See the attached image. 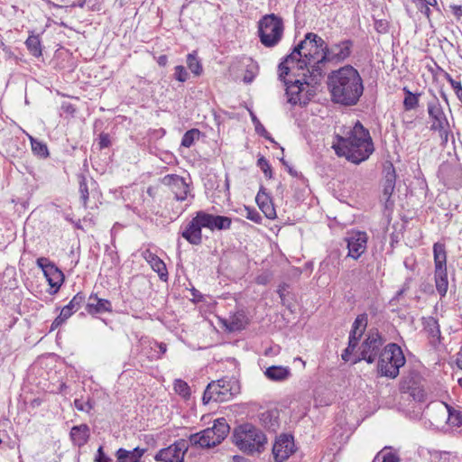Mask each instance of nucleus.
<instances>
[{
	"label": "nucleus",
	"mask_w": 462,
	"mask_h": 462,
	"mask_svg": "<svg viewBox=\"0 0 462 462\" xmlns=\"http://www.w3.org/2000/svg\"><path fill=\"white\" fill-rule=\"evenodd\" d=\"M427 5L435 6L437 5V0H423Z\"/></svg>",
	"instance_id": "052dcab7"
},
{
	"label": "nucleus",
	"mask_w": 462,
	"mask_h": 462,
	"mask_svg": "<svg viewBox=\"0 0 462 462\" xmlns=\"http://www.w3.org/2000/svg\"><path fill=\"white\" fill-rule=\"evenodd\" d=\"M428 113L429 116H440L443 114L439 100L435 97L428 102Z\"/></svg>",
	"instance_id": "58836bf2"
},
{
	"label": "nucleus",
	"mask_w": 462,
	"mask_h": 462,
	"mask_svg": "<svg viewBox=\"0 0 462 462\" xmlns=\"http://www.w3.org/2000/svg\"><path fill=\"white\" fill-rule=\"evenodd\" d=\"M430 8H429V5H426L425 10H424V14H425L427 16H429V15H430Z\"/></svg>",
	"instance_id": "69168bd1"
},
{
	"label": "nucleus",
	"mask_w": 462,
	"mask_h": 462,
	"mask_svg": "<svg viewBox=\"0 0 462 462\" xmlns=\"http://www.w3.org/2000/svg\"><path fill=\"white\" fill-rule=\"evenodd\" d=\"M36 263L37 266L42 270L43 274L51 287L48 292L51 295L56 294L64 281L63 273L46 257L38 258Z\"/></svg>",
	"instance_id": "f8f14e48"
},
{
	"label": "nucleus",
	"mask_w": 462,
	"mask_h": 462,
	"mask_svg": "<svg viewBox=\"0 0 462 462\" xmlns=\"http://www.w3.org/2000/svg\"><path fill=\"white\" fill-rule=\"evenodd\" d=\"M181 236L190 245H199L202 243V227L195 216L181 232Z\"/></svg>",
	"instance_id": "6ab92c4d"
},
{
	"label": "nucleus",
	"mask_w": 462,
	"mask_h": 462,
	"mask_svg": "<svg viewBox=\"0 0 462 462\" xmlns=\"http://www.w3.org/2000/svg\"><path fill=\"white\" fill-rule=\"evenodd\" d=\"M405 363L406 359L401 346L395 343H389L379 355L377 362L378 374L381 376L394 379L399 375L400 368Z\"/></svg>",
	"instance_id": "423d86ee"
},
{
	"label": "nucleus",
	"mask_w": 462,
	"mask_h": 462,
	"mask_svg": "<svg viewBox=\"0 0 462 462\" xmlns=\"http://www.w3.org/2000/svg\"><path fill=\"white\" fill-rule=\"evenodd\" d=\"M455 9H456V11H455V14L456 15H457V16L462 15V8H461V6H456Z\"/></svg>",
	"instance_id": "680f3d73"
},
{
	"label": "nucleus",
	"mask_w": 462,
	"mask_h": 462,
	"mask_svg": "<svg viewBox=\"0 0 462 462\" xmlns=\"http://www.w3.org/2000/svg\"><path fill=\"white\" fill-rule=\"evenodd\" d=\"M188 448L187 441L180 439L172 445L160 449L155 455L154 459L162 462H183Z\"/></svg>",
	"instance_id": "4468645a"
},
{
	"label": "nucleus",
	"mask_w": 462,
	"mask_h": 462,
	"mask_svg": "<svg viewBox=\"0 0 462 462\" xmlns=\"http://www.w3.org/2000/svg\"><path fill=\"white\" fill-rule=\"evenodd\" d=\"M233 459L235 462H242L245 460L243 457L240 456H234Z\"/></svg>",
	"instance_id": "e2e57ef3"
},
{
	"label": "nucleus",
	"mask_w": 462,
	"mask_h": 462,
	"mask_svg": "<svg viewBox=\"0 0 462 462\" xmlns=\"http://www.w3.org/2000/svg\"><path fill=\"white\" fill-rule=\"evenodd\" d=\"M383 344V337L378 331H371L360 346L361 357L359 359L373 364L379 357Z\"/></svg>",
	"instance_id": "ddd939ff"
},
{
	"label": "nucleus",
	"mask_w": 462,
	"mask_h": 462,
	"mask_svg": "<svg viewBox=\"0 0 462 462\" xmlns=\"http://www.w3.org/2000/svg\"><path fill=\"white\" fill-rule=\"evenodd\" d=\"M255 201L259 208L267 218L274 219L276 217V211L273 203L272 202L271 198L265 192V189L263 187L260 188V190L255 197Z\"/></svg>",
	"instance_id": "aec40b11"
},
{
	"label": "nucleus",
	"mask_w": 462,
	"mask_h": 462,
	"mask_svg": "<svg viewBox=\"0 0 462 462\" xmlns=\"http://www.w3.org/2000/svg\"><path fill=\"white\" fill-rule=\"evenodd\" d=\"M353 43L350 40H345L330 47L326 43V49L316 62V68L310 75L304 73L302 79H295L287 84L288 102L292 105L305 106L316 94L317 86L324 75V65L327 62H341L351 54Z\"/></svg>",
	"instance_id": "f257e3e1"
},
{
	"label": "nucleus",
	"mask_w": 462,
	"mask_h": 462,
	"mask_svg": "<svg viewBox=\"0 0 462 462\" xmlns=\"http://www.w3.org/2000/svg\"><path fill=\"white\" fill-rule=\"evenodd\" d=\"M258 72V66L254 63H250L245 72L243 81L245 83H251Z\"/></svg>",
	"instance_id": "4c0bfd02"
},
{
	"label": "nucleus",
	"mask_w": 462,
	"mask_h": 462,
	"mask_svg": "<svg viewBox=\"0 0 462 462\" xmlns=\"http://www.w3.org/2000/svg\"><path fill=\"white\" fill-rule=\"evenodd\" d=\"M328 85L332 99L344 106L356 105L364 91L358 71L349 65L333 71L328 76Z\"/></svg>",
	"instance_id": "20e7f679"
},
{
	"label": "nucleus",
	"mask_w": 462,
	"mask_h": 462,
	"mask_svg": "<svg viewBox=\"0 0 462 462\" xmlns=\"http://www.w3.org/2000/svg\"><path fill=\"white\" fill-rule=\"evenodd\" d=\"M368 323V316L366 313H362L357 315L353 325L352 329L349 333V339L351 346L354 345H358L360 338L362 337Z\"/></svg>",
	"instance_id": "412c9836"
},
{
	"label": "nucleus",
	"mask_w": 462,
	"mask_h": 462,
	"mask_svg": "<svg viewBox=\"0 0 462 462\" xmlns=\"http://www.w3.org/2000/svg\"><path fill=\"white\" fill-rule=\"evenodd\" d=\"M408 289H409V284L404 283L402 288L396 292V295L393 297V300H399L406 292V291Z\"/></svg>",
	"instance_id": "864d4df0"
},
{
	"label": "nucleus",
	"mask_w": 462,
	"mask_h": 462,
	"mask_svg": "<svg viewBox=\"0 0 462 462\" xmlns=\"http://www.w3.org/2000/svg\"><path fill=\"white\" fill-rule=\"evenodd\" d=\"M384 180L383 184V197L385 199V208L393 207V202L391 196L395 188L396 174L395 169L392 163H388L383 168Z\"/></svg>",
	"instance_id": "a211bd4d"
},
{
	"label": "nucleus",
	"mask_w": 462,
	"mask_h": 462,
	"mask_svg": "<svg viewBox=\"0 0 462 462\" xmlns=\"http://www.w3.org/2000/svg\"><path fill=\"white\" fill-rule=\"evenodd\" d=\"M232 220L226 216H216L214 222V230H227L230 228Z\"/></svg>",
	"instance_id": "f704fd0d"
},
{
	"label": "nucleus",
	"mask_w": 462,
	"mask_h": 462,
	"mask_svg": "<svg viewBox=\"0 0 462 462\" xmlns=\"http://www.w3.org/2000/svg\"><path fill=\"white\" fill-rule=\"evenodd\" d=\"M60 327V324H58L56 321L53 320L51 326V330H54L56 329L57 328Z\"/></svg>",
	"instance_id": "0e129e2a"
},
{
	"label": "nucleus",
	"mask_w": 462,
	"mask_h": 462,
	"mask_svg": "<svg viewBox=\"0 0 462 462\" xmlns=\"http://www.w3.org/2000/svg\"><path fill=\"white\" fill-rule=\"evenodd\" d=\"M174 76L177 80L180 82H185L188 79V72L185 68L181 65L176 66L174 69Z\"/></svg>",
	"instance_id": "49530a36"
},
{
	"label": "nucleus",
	"mask_w": 462,
	"mask_h": 462,
	"mask_svg": "<svg viewBox=\"0 0 462 462\" xmlns=\"http://www.w3.org/2000/svg\"><path fill=\"white\" fill-rule=\"evenodd\" d=\"M430 128L439 133L442 143L448 142V123L447 117H433Z\"/></svg>",
	"instance_id": "bb28decb"
},
{
	"label": "nucleus",
	"mask_w": 462,
	"mask_h": 462,
	"mask_svg": "<svg viewBox=\"0 0 462 462\" xmlns=\"http://www.w3.org/2000/svg\"><path fill=\"white\" fill-rule=\"evenodd\" d=\"M66 320H67V319H65V317H62L61 313H60V315L54 319V321H56L58 324H60V326L62 323H64Z\"/></svg>",
	"instance_id": "13d9d810"
},
{
	"label": "nucleus",
	"mask_w": 462,
	"mask_h": 462,
	"mask_svg": "<svg viewBox=\"0 0 462 462\" xmlns=\"http://www.w3.org/2000/svg\"><path fill=\"white\" fill-rule=\"evenodd\" d=\"M230 431V427L225 418L214 420L213 426L199 432L191 434L189 441L191 446L210 448L220 444Z\"/></svg>",
	"instance_id": "0eeeda50"
},
{
	"label": "nucleus",
	"mask_w": 462,
	"mask_h": 462,
	"mask_svg": "<svg viewBox=\"0 0 462 462\" xmlns=\"http://www.w3.org/2000/svg\"><path fill=\"white\" fill-rule=\"evenodd\" d=\"M236 446L244 453H261L267 443L264 433L255 426L245 423L236 427L233 432Z\"/></svg>",
	"instance_id": "39448f33"
},
{
	"label": "nucleus",
	"mask_w": 462,
	"mask_h": 462,
	"mask_svg": "<svg viewBox=\"0 0 462 462\" xmlns=\"http://www.w3.org/2000/svg\"><path fill=\"white\" fill-rule=\"evenodd\" d=\"M294 450L295 445L292 436H280L277 438L273 447V455L275 462H284Z\"/></svg>",
	"instance_id": "dca6fc26"
},
{
	"label": "nucleus",
	"mask_w": 462,
	"mask_h": 462,
	"mask_svg": "<svg viewBox=\"0 0 462 462\" xmlns=\"http://www.w3.org/2000/svg\"><path fill=\"white\" fill-rule=\"evenodd\" d=\"M387 449H391V448L385 447L383 450H381L374 459L375 462L376 459L382 458V462H400L401 459L396 453L392 451H387Z\"/></svg>",
	"instance_id": "7c9ffc66"
},
{
	"label": "nucleus",
	"mask_w": 462,
	"mask_h": 462,
	"mask_svg": "<svg viewBox=\"0 0 462 462\" xmlns=\"http://www.w3.org/2000/svg\"><path fill=\"white\" fill-rule=\"evenodd\" d=\"M326 49L325 41L314 32H308L292 51L279 64V78L287 87L295 79H302L304 73L310 75L316 62ZM287 91V88L285 89Z\"/></svg>",
	"instance_id": "f03ea898"
},
{
	"label": "nucleus",
	"mask_w": 462,
	"mask_h": 462,
	"mask_svg": "<svg viewBox=\"0 0 462 462\" xmlns=\"http://www.w3.org/2000/svg\"><path fill=\"white\" fill-rule=\"evenodd\" d=\"M25 44H26L28 50L30 51V52L33 56L39 57V56L42 55L41 43H40V41H39L38 37H36V36H30L26 40Z\"/></svg>",
	"instance_id": "2f4dec72"
},
{
	"label": "nucleus",
	"mask_w": 462,
	"mask_h": 462,
	"mask_svg": "<svg viewBox=\"0 0 462 462\" xmlns=\"http://www.w3.org/2000/svg\"><path fill=\"white\" fill-rule=\"evenodd\" d=\"M240 393L239 382L234 377H223L209 383L204 391L202 402H224L232 400Z\"/></svg>",
	"instance_id": "6e6552de"
},
{
	"label": "nucleus",
	"mask_w": 462,
	"mask_h": 462,
	"mask_svg": "<svg viewBox=\"0 0 462 462\" xmlns=\"http://www.w3.org/2000/svg\"><path fill=\"white\" fill-rule=\"evenodd\" d=\"M32 150L34 154L45 158L49 155L47 145L42 142L31 138Z\"/></svg>",
	"instance_id": "72a5a7b5"
},
{
	"label": "nucleus",
	"mask_w": 462,
	"mask_h": 462,
	"mask_svg": "<svg viewBox=\"0 0 462 462\" xmlns=\"http://www.w3.org/2000/svg\"><path fill=\"white\" fill-rule=\"evenodd\" d=\"M143 256L149 263L152 269L158 273L160 279L166 281L168 278V271L163 261L150 250H145L143 253Z\"/></svg>",
	"instance_id": "4be33fe9"
},
{
	"label": "nucleus",
	"mask_w": 462,
	"mask_h": 462,
	"mask_svg": "<svg viewBox=\"0 0 462 462\" xmlns=\"http://www.w3.org/2000/svg\"><path fill=\"white\" fill-rule=\"evenodd\" d=\"M345 240L348 249L347 257L357 260L366 251L368 236L365 232H350Z\"/></svg>",
	"instance_id": "2eb2a0df"
},
{
	"label": "nucleus",
	"mask_w": 462,
	"mask_h": 462,
	"mask_svg": "<svg viewBox=\"0 0 462 462\" xmlns=\"http://www.w3.org/2000/svg\"><path fill=\"white\" fill-rule=\"evenodd\" d=\"M87 310L89 314L110 312L112 304L108 300L99 299L97 295H90L87 304Z\"/></svg>",
	"instance_id": "5701e85b"
},
{
	"label": "nucleus",
	"mask_w": 462,
	"mask_h": 462,
	"mask_svg": "<svg viewBox=\"0 0 462 462\" xmlns=\"http://www.w3.org/2000/svg\"><path fill=\"white\" fill-rule=\"evenodd\" d=\"M457 365L462 369V346L460 347L459 352L457 353Z\"/></svg>",
	"instance_id": "4d7b16f0"
},
{
	"label": "nucleus",
	"mask_w": 462,
	"mask_h": 462,
	"mask_svg": "<svg viewBox=\"0 0 462 462\" xmlns=\"http://www.w3.org/2000/svg\"><path fill=\"white\" fill-rule=\"evenodd\" d=\"M445 79L451 85L457 98L462 101V85L460 81L455 80L448 72L444 73Z\"/></svg>",
	"instance_id": "e433bc0d"
},
{
	"label": "nucleus",
	"mask_w": 462,
	"mask_h": 462,
	"mask_svg": "<svg viewBox=\"0 0 462 462\" xmlns=\"http://www.w3.org/2000/svg\"><path fill=\"white\" fill-rule=\"evenodd\" d=\"M74 312H76V310H74V309H72L69 304H67L66 306H64L61 310H60V313L62 314V317H65V319H69Z\"/></svg>",
	"instance_id": "603ef678"
},
{
	"label": "nucleus",
	"mask_w": 462,
	"mask_h": 462,
	"mask_svg": "<svg viewBox=\"0 0 462 462\" xmlns=\"http://www.w3.org/2000/svg\"><path fill=\"white\" fill-rule=\"evenodd\" d=\"M406 92V97L403 101V105L407 110L414 108L418 104V97L406 88H404Z\"/></svg>",
	"instance_id": "a19ab883"
},
{
	"label": "nucleus",
	"mask_w": 462,
	"mask_h": 462,
	"mask_svg": "<svg viewBox=\"0 0 462 462\" xmlns=\"http://www.w3.org/2000/svg\"><path fill=\"white\" fill-rule=\"evenodd\" d=\"M257 166L263 171L266 178L271 179L273 177L272 168L263 156L257 160Z\"/></svg>",
	"instance_id": "79ce46f5"
},
{
	"label": "nucleus",
	"mask_w": 462,
	"mask_h": 462,
	"mask_svg": "<svg viewBox=\"0 0 462 462\" xmlns=\"http://www.w3.org/2000/svg\"><path fill=\"white\" fill-rule=\"evenodd\" d=\"M145 453L144 448H134L132 450H127L125 448H120L116 453V457L117 462H140L142 457Z\"/></svg>",
	"instance_id": "b1692460"
},
{
	"label": "nucleus",
	"mask_w": 462,
	"mask_h": 462,
	"mask_svg": "<svg viewBox=\"0 0 462 462\" xmlns=\"http://www.w3.org/2000/svg\"><path fill=\"white\" fill-rule=\"evenodd\" d=\"M352 342L348 341L347 347L344 350V352L341 355V357L344 361H348L350 355L353 353V351L356 349L357 345H354L351 346Z\"/></svg>",
	"instance_id": "8fccbe9b"
},
{
	"label": "nucleus",
	"mask_w": 462,
	"mask_h": 462,
	"mask_svg": "<svg viewBox=\"0 0 462 462\" xmlns=\"http://www.w3.org/2000/svg\"><path fill=\"white\" fill-rule=\"evenodd\" d=\"M85 301V295L81 292L77 293L72 300L69 302V305L74 309V310H78L81 304Z\"/></svg>",
	"instance_id": "a18cd8bd"
},
{
	"label": "nucleus",
	"mask_w": 462,
	"mask_h": 462,
	"mask_svg": "<svg viewBox=\"0 0 462 462\" xmlns=\"http://www.w3.org/2000/svg\"><path fill=\"white\" fill-rule=\"evenodd\" d=\"M200 132L198 129H190L187 131L181 140V145L189 148L196 140H199Z\"/></svg>",
	"instance_id": "c756f323"
},
{
	"label": "nucleus",
	"mask_w": 462,
	"mask_h": 462,
	"mask_svg": "<svg viewBox=\"0 0 462 462\" xmlns=\"http://www.w3.org/2000/svg\"><path fill=\"white\" fill-rule=\"evenodd\" d=\"M448 412V420L454 426H462V411L453 410L451 411L448 406H446Z\"/></svg>",
	"instance_id": "ea45409f"
},
{
	"label": "nucleus",
	"mask_w": 462,
	"mask_h": 462,
	"mask_svg": "<svg viewBox=\"0 0 462 462\" xmlns=\"http://www.w3.org/2000/svg\"><path fill=\"white\" fill-rule=\"evenodd\" d=\"M159 348H160V352L162 354H164L166 352V350H167V346L164 343H160Z\"/></svg>",
	"instance_id": "bf43d9fd"
},
{
	"label": "nucleus",
	"mask_w": 462,
	"mask_h": 462,
	"mask_svg": "<svg viewBox=\"0 0 462 462\" xmlns=\"http://www.w3.org/2000/svg\"><path fill=\"white\" fill-rule=\"evenodd\" d=\"M79 183L80 199L82 200L83 205L86 206L87 202L88 200L89 193H88L86 178L83 175H80L79 177Z\"/></svg>",
	"instance_id": "c9c22d12"
},
{
	"label": "nucleus",
	"mask_w": 462,
	"mask_h": 462,
	"mask_svg": "<svg viewBox=\"0 0 462 462\" xmlns=\"http://www.w3.org/2000/svg\"><path fill=\"white\" fill-rule=\"evenodd\" d=\"M400 390L402 393H408L416 402H424L426 400L427 394L424 388V380L420 374L415 370H410L402 377Z\"/></svg>",
	"instance_id": "9b49d317"
},
{
	"label": "nucleus",
	"mask_w": 462,
	"mask_h": 462,
	"mask_svg": "<svg viewBox=\"0 0 462 462\" xmlns=\"http://www.w3.org/2000/svg\"><path fill=\"white\" fill-rule=\"evenodd\" d=\"M264 374L271 381L282 382L291 376V370L286 366L272 365L265 370Z\"/></svg>",
	"instance_id": "a878e982"
},
{
	"label": "nucleus",
	"mask_w": 462,
	"mask_h": 462,
	"mask_svg": "<svg viewBox=\"0 0 462 462\" xmlns=\"http://www.w3.org/2000/svg\"><path fill=\"white\" fill-rule=\"evenodd\" d=\"M106 460H111V458L108 457L107 456H106V454L104 453V450H103V447H99L97 449V456L95 457V461L96 462H104Z\"/></svg>",
	"instance_id": "3c124183"
},
{
	"label": "nucleus",
	"mask_w": 462,
	"mask_h": 462,
	"mask_svg": "<svg viewBox=\"0 0 462 462\" xmlns=\"http://www.w3.org/2000/svg\"><path fill=\"white\" fill-rule=\"evenodd\" d=\"M187 65L190 71L199 76L202 73V65L196 56V52L189 53L187 56Z\"/></svg>",
	"instance_id": "c85d7f7f"
},
{
	"label": "nucleus",
	"mask_w": 462,
	"mask_h": 462,
	"mask_svg": "<svg viewBox=\"0 0 462 462\" xmlns=\"http://www.w3.org/2000/svg\"><path fill=\"white\" fill-rule=\"evenodd\" d=\"M282 162L284 166H286L288 168V171L289 173L291 175V176H297V171H294L291 167H290L287 163V162L282 158Z\"/></svg>",
	"instance_id": "6e6d98bb"
},
{
	"label": "nucleus",
	"mask_w": 462,
	"mask_h": 462,
	"mask_svg": "<svg viewBox=\"0 0 462 462\" xmlns=\"http://www.w3.org/2000/svg\"><path fill=\"white\" fill-rule=\"evenodd\" d=\"M74 406L78 411L89 412L92 409V405L89 402H83L81 400L76 399L74 401Z\"/></svg>",
	"instance_id": "de8ad7c7"
},
{
	"label": "nucleus",
	"mask_w": 462,
	"mask_h": 462,
	"mask_svg": "<svg viewBox=\"0 0 462 462\" xmlns=\"http://www.w3.org/2000/svg\"><path fill=\"white\" fill-rule=\"evenodd\" d=\"M252 121L255 129V132L260 134L261 136L272 140V138L269 135V133L266 131L264 126L262 125V123L259 121L258 117H252Z\"/></svg>",
	"instance_id": "c03bdc74"
},
{
	"label": "nucleus",
	"mask_w": 462,
	"mask_h": 462,
	"mask_svg": "<svg viewBox=\"0 0 462 462\" xmlns=\"http://www.w3.org/2000/svg\"><path fill=\"white\" fill-rule=\"evenodd\" d=\"M245 217L254 223L260 224L262 222V216L254 208L245 207Z\"/></svg>",
	"instance_id": "37998d69"
},
{
	"label": "nucleus",
	"mask_w": 462,
	"mask_h": 462,
	"mask_svg": "<svg viewBox=\"0 0 462 462\" xmlns=\"http://www.w3.org/2000/svg\"><path fill=\"white\" fill-rule=\"evenodd\" d=\"M330 258H331V257H329L328 259L324 260V261L322 262V263H321V264H322V265H326V264H328V261L330 260Z\"/></svg>",
	"instance_id": "338daca9"
},
{
	"label": "nucleus",
	"mask_w": 462,
	"mask_h": 462,
	"mask_svg": "<svg viewBox=\"0 0 462 462\" xmlns=\"http://www.w3.org/2000/svg\"><path fill=\"white\" fill-rule=\"evenodd\" d=\"M200 226L214 231L215 215L200 210L196 213Z\"/></svg>",
	"instance_id": "cd10ccee"
},
{
	"label": "nucleus",
	"mask_w": 462,
	"mask_h": 462,
	"mask_svg": "<svg viewBox=\"0 0 462 462\" xmlns=\"http://www.w3.org/2000/svg\"><path fill=\"white\" fill-rule=\"evenodd\" d=\"M62 109L67 114H73L75 112V109H74V107H73V106L71 104H66V103L63 104L62 105Z\"/></svg>",
	"instance_id": "5fc2aeb1"
},
{
	"label": "nucleus",
	"mask_w": 462,
	"mask_h": 462,
	"mask_svg": "<svg viewBox=\"0 0 462 462\" xmlns=\"http://www.w3.org/2000/svg\"><path fill=\"white\" fill-rule=\"evenodd\" d=\"M162 183L171 188L177 200L183 201L187 199L189 184L183 177L177 174H168L162 178Z\"/></svg>",
	"instance_id": "f3484780"
},
{
	"label": "nucleus",
	"mask_w": 462,
	"mask_h": 462,
	"mask_svg": "<svg viewBox=\"0 0 462 462\" xmlns=\"http://www.w3.org/2000/svg\"><path fill=\"white\" fill-rule=\"evenodd\" d=\"M111 144L109 134L101 133L99 134V147L100 149L107 148Z\"/></svg>",
	"instance_id": "09e8293b"
},
{
	"label": "nucleus",
	"mask_w": 462,
	"mask_h": 462,
	"mask_svg": "<svg viewBox=\"0 0 462 462\" xmlns=\"http://www.w3.org/2000/svg\"><path fill=\"white\" fill-rule=\"evenodd\" d=\"M174 391L181 395L183 398H189L190 396V389L188 383L181 380V379H176L174 381Z\"/></svg>",
	"instance_id": "473e14b6"
},
{
	"label": "nucleus",
	"mask_w": 462,
	"mask_h": 462,
	"mask_svg": "<svg viewBox=\"0 0 462 462\" xmlns=\"http://www.w3.org/2000/svg\"><path fill=\"white\" fill-rule=\"evenodd\" d=\"M99 122H100L99 120H97V121L95 122V125H94L95 129H97V128Z\"/></svg>",
	"instance_id": "774afa93"
},
{
	"label": "nucleus",
	"mask_w": 462,
	"mask_h": 462,
	"mask_svg": "<svg viewBox=\"0 0 462 462\" xmlns=\"http://www.w3.org/2000/svg\"><path fill=\"white\" fill-rule=\"evenodd\" d=\"M89 427L87 424L73 426L70 430V438L79 447L84 446L89 439Z\"/></svg>",
	"instance_id": "393cba45"
},
{
	"label": "nucleus",
	"mask_w": 462,
	"mask_h": 462,
	"mask_svg": "<svg viewBox=\"0 0 462 462\" xmlns=\"http://www.w3.org/2000/svg\"><path fill=\"white\" fill-rule=\"evenodd\" d=\"M283 32V21L274 14H265L258 22V36L264 47L273 48L278 45Z\"/></svg>",
	"instance_id": "1a4fd4ad"
},
{
	"label": "nucleus",
	"mask_w": 462,
	"mask_h": 462,
	"mask_svg": "<svg viewBox=\"0 0 462 462\" xmlns=\"http://www.w3.org/2000/svg\"><path fill=\"white\" fill-rule=\"evenodd\" d=\"M332 148L339 157L359 164L366 161L374 152V147L368 130L356 122L346 136L337 134L332 143Z\"/></svg>",
	"instance_id": "7ed1b4c3"
},
{
	"label": "nucleus",
	"mask_w": 462,
	"mask_h": 462,
	"mask_svg": "<svg viewBox=\"0 0 462 462\" xmlns=\"http://www.w3.org/2000/svg\"><path fill=\"white\" fill-rule=\"evenodd\" d=\"M433 256L435 286L439 296L443 298L446 296L448 289L447 252L444 244L435 243L433 245Z\"/></svg>",
	"instance_id": "9d476101"
}]
</instances>
